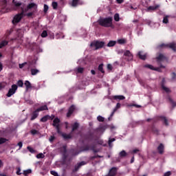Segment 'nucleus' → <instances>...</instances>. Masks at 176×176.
I'll return each mask as SVG.
<instances>
[{
  "mask_svg": "<svg viewBox=\"0 0 176 176\" xmlns=\"http://www.w3.org/2000/svg\"><path fill=\"white\" fill-rule=\"evenodd\" d=\"M17 90V85H12L11 88L9 89L8 93L7 94V97H12Z\"/></svg>",
  "mask_w": 176,
  "mask_h": 176,
  "instance_id": "5",
  "label": "nucleus"
},
{
  "mask_svg": "<svg viewBox=\"0 0 176 176\" xmlns=\"http://www.w3.org/2000/svg\"><path fill=\"white\" fill-rule=\"evenodd\" d=\"M23 85H24V82H23V80H18L17 86H19V87H23Z\"/></svg>",
  "mask_w": 176,
  "mask_h": 176,
  "instance_id": "32",
  "label": "nucleus"
},
{
  "mask_svg": "<svg viewBox=\"0 0 176 176\" xmlns=\"http://www.w3.org/2000/svg\"><path fill=\"white\" fill-rule=\"evenodd\" d=\"M48 10H49V6H47V4H44V7H43L44 13H47Z\"/></svg>",
  "mask_w": 176,
  "mask_h": 176,
  "instance_id": "31",
  "label": "nucleus"
},
{
  "mask_svg": "<svg viewBox=\"0 0 176 176\" xmlns=\"http://www.w3.org/2000/svg\"><path fill=\"white\" fill-rule=\"evenodd\" d=\"M83 165H85V163L84 162H80L78 166H83Z\"/></svg>",
  "mask_w": 176,
  "mask_h": 176,
  "instance_id": "60",
  "label": "nucleus"
},
{
  "mask_svg": "<svg viewBox=\"0 0 176 176\" xmlns=\"http://www.w3.org/2000/svg\"><path fill=\"white\" fill-rule=\"evenodd\" d=\"M138 55L140 58H141V60H145V58H146V54L142 53V52H140L138 53Z\"/></svg>",
  "mask_w": 176,
  "mask_h": 176,
  "instance_id": "19",
  "label": "nucleus"
},
{
  "mask_svg": "<svg viewBox=\"0 0 176 176\" xmlns=\"http://www.w3.org/2000/svg\"><path fill=\"white\" fill-rule=\"evenodd\" d=\"M37 159H43L45 157V154L39 153L36 155Z\"/></svg>",
  "mask_w": 176,
  "mask_h": 176,
  "instance_id": "35",
  "label": "nucleus"
},
{
  "mask_svg": "<svg viewBox=\"0 0 176 176\" xmlns=\"http://www.w3.org/2000/svg\"><path fill=\"white\" fill-rule=\"evenodd\" d=\"M39 72V70H38V69H31V74L33 76L36 75V74H38Z\"/></svg>",
  "mask_w": 176,
  "mask_h": 176,
  "instance_id": "26",
  "label": "nucleus"
},
{
  "mask_svg": "<svg viewBox=\"0 0 176 176\" xmlns=\"http://www.w3.org/2000/svg\"><path fill=\"white\" fill-rule=\"evenodd\" d=\"M74 111H75V106L72 105L69 109V111L67 113V117L69 118V116H71V115H72V113H74Z\"/></svg>",
  "mask_w": 176,
  "mask_h": 176,
  "instance_id": "8",
  "label": "nucleus"
},
{
  "mask_svg": "<svg viewBox=\"0 0 176 176\" xmlns=\"http://www.w3.org/2000/svg\"><path fill=\"white\" fill-rule=\"evenodd\" d=\"M160 68H166V67L163 66V65H161L160 66Z\"/></svg>",
  "mask_w": 176,
  "mask_h": 176,
  "instance_id": "63",
  "label": "nucleus"
},
{
  "mask_svg": "<svg viewBox=\"0 0 176 176\" xmlns=\"http://www.w3.org/2000/svg\"><path fill=\"white\" fill-rule=\"evenodd\" d=\"M134 107H137V108H141V106L140 105H134Z\"/></svg>",
  "mask_w": 176,
  "mask_h": 176,
  "instance_id": "62",
  "label": "nucleus"
},
{
  "mask_svg": "<svg viewBox=\"0 0 176 176\" xmlns=\"http://www.w3.org/2000/svg\"><path fill=\"white\" fill-rule=\"evenodd\" d=\"M3 68V67H2V63H0V72L2 71Z\"/></svg>",
  "mask_w": 176,
  "mask_h": 176,
  "instance_id": "58",
  "label": "nucleus"
},
{
  "mask_svg": "<svg viewBox=\"0 0 176 176\" xmlns=\"http://www.w3.org/2000/svg\"><path fill=\"white\" fill-rule=\"evenodd\" d=\"M48 119H49V116H45L41 119V122H47Z\"/></svg>",
  "mask_w": 176,
  "mask_h": 176,
  "instance_id": "33",
  "label": "nucleus"
},
{
  "mask_svg": "<svg viewBox=\"0 0 176 176\" xmlns=\"http://www.w3.org/2000/svg\"><path fill=\"white\" fill-rule=\"evenodd\" d=\"M103 65L101 64L98 66V70L100 71V72H102V74H104V69H103Z\"/></svg>",
  "mask_w": 176,
  "mask_h": 176,
  "instance_id": "37",
  "label": "nucleus"
},
{
  "mask_svg": "<svg viewBox=\"0 0 176 176\" xmlns=\"http://www.w3.org/2000/svg\"><path fill=\"white\" fill-rule=\"evenodd\" d=\"M119 155L120 157H126V156H127V153H126L125 151H122Z\"/></svg>",
  "mask_w": 176,
  "mask_h": 176,
  "instance_id": "25",
  "label": "nucleus"
},
{
  "mask_svg": "<svg viewBox=\"0 0 176 176\" xmlns=\"http://www.w3.org/2000/svg\"><path fill=\"white\" fill-rule=\"evenodd\" d=\"M52 126H54V127H56L57 133L58 134H61V131H60V119H58V118H55L53 121Z\"/></svg>",
  "mask_w": 176,
  "mask_h": 176,
  "instance_id": "4",
  "label": "nucleus"
},
{
  "mask_svg": "<svg viewBox=\"0 0 176 176\" xmlns=\"http://www.w3.org/2000/svg\"><path fill=\"white\" fill-rule=\"evenodd\" d=\"M91 73L92 74V75H96V71L94 70H91Z\"/></svg>",
  "mask_w": 176,
  "mask_h": 176,
  "instance_id": "57",
  "label": "nucleus"
},
{
  "mask_svg": "<svg viewBox=\"0 0 176 176\" xmlns=\"http://www.w3.org/2000/svg\"><path fill=\"white\" fill-rule=\"evenodd\" d=\"M116 171H117L116 168H112L109 170L108 175H109V176H115V175H116Z\"/></svg>",
  "mask_w": 176,
  "mask_h": 176,
  "instance_id": "11",
  "label": "nucleus"
},
{
  "mask_svg": "<svg viewBox=\"0 0 176 176\" xmlns=\"http://www.w3.org/2000/svg\"><path fill=\"white\" fill-rule=\"evenodd\" d=\"M47 106L44 105L43 107H41L40 108L37 109L36 110V112H41V111H47Z\"/></svg>",
  "mask_w": 176,
  "mask_h": 176,
  "instance_id": "18",
  "label": "nucleus"
},
{
  "mask_svg": "<svg viewBox=\"0 0 176 176\" xmlns=\"http://www.w3.org/2000/svg\"><path fill=\"white\" fill-rule=\"evenodd\" d=\"M52 6L53 9H54L56 10L58 8V3H57L56 1H53L52 3Z\"/></svg>",
  "mask_w": 176,
  "mask_h": 176,
  "instance_id": "23",
  "label": "nucleus"
},
{
  "mask_svg": "<svg viewBox=\"0 0 176 176\" xmlns=\"http://www.w3.org/2000/svg\"><path fill=\"white\" fill-rule=\"evenodd\" d=\"M1 167H3V162H2V160H0V168Z\"/></svg>",
  "mask_w": 176,
  "mask_h": 176,
  "instance_id": "55",
  "label": "nucleus"
},
{
  "mask_svg": "<svg viewBox=\"0 0 176 176\" xmlns=\"http://www.w3.org/2000/svg\"><path fill=\"white\" fill-rule=\"evenodd\" d=\"M21 19H23V14L15 15L12 21L13 24H17V23H20Z\"/></svg>",
  "mask_w": 176,
  "mask_h": 176,
  "instance_id": "6",
  "label": "nucleus"
},
{
  "mask_svg": "<svg viewBox=\"0 0 176 176\" xmlns=\"http://www.w3.org/2000/svg\"><path fill=\"white\" fill-rule=\"evenodd\" d=\"M162 120L164 123H165L166 126H168V123L167 122V119H166V118H162Z\"/></svg>",
  "mask_w": 176,
  "mask_h": 176,
  "instance_id": "43",
  "label": "nucleus"
},
{
  "mask_svg": "<svg viewBox=\"0 0 176 176\" xmlns=\"http://www.w3.org/2000/svg\"><path fill=\"white\" fill-rule=\"evenodd\" d=\"M78 126H79V124L76 122V123L73 125L72 131H74V130H76V129H78Z\"/></svg>",
  "mask_w": 176,
  "mask_h": 176,
  "instance_id": "39",
  "label": "nucleus"
},
{
  "mask_svg": "<svg viewBox=\"0 0 176 176\" xmlns=\"http://www.w3.org/2000/svg\"><path fill=\"white\" fill-rule=\"evenodd\" d=\"M115 112H116V109H114L113 111L111 113V118L113 116V115L115 114Z\"/></svg>",
  "mask_w": 176,
  "mask_h": 176,
  "instance_id": "54",
  "label": "nucleus"
},
{
  "mask_svg": "<svg viewBox=\"0 0 176 176\" xmlns=\"http://www.w3.org/2000/svg\"><path fill=\"white\" fill-rule=\"evenodd\" d=\"M53 140H54V137L52 136V137L50 138V142H52V141H53Z\"/></svg>",
  "mask_w": 176,
  "mask_h": 176,
  "instance_id": "59",
  "label": "nucleus"
},
{
  "mask_svg": "<svg viewBox=\"0 0 176 176\" xmlns=\"http://www.w3.org/2000/svg\"><path fill=\"white\" fill-rule=\"evenodd\" d=\"M25 86L26 87V90L28 91L29 89H31V87H32L31 86V82H30V81L28 80H25Z\"/></svg>",
  "mask_w": 176,
  "mask_h": 176,
  "instance_id": "16",
  "label": "nucleus"
},
{
  "mask_svg": "<svg viewBox=\"0 0 176 176\" xmlns=\"http://www.w3.org/2000/svg\"><path fill=\"white\" fill-rule=\"evenodd\" d=\"M113 19L116 22L120 21V15L119 14V13H116V14H114Z\"/></svg>",
  "mask_w": 176,
  "mask_h": 176,
  "instance_id": "17",
  "label": "nucleus"
},
{
  "mask_svg": "<svg viewBox=\"0 0 176 176\" xmlns=\"http://www.w3.org/2000/svg\"><path fill=\"white\" fill-rule=\"evenodd\" d=\"M124 56L129 57L130 60H133V54H131V52H130L129 50L124 52Z\"/></svg>",
  "mask_w": 176,
  "mask_h": 176,
  "instance_id": "12",
  "label": "nucleus"
},
{
  "mask_svg": "<svg viewBox=\"0 0 176 176\" xmlns=\"http://www.w3.org/2000/svg\"><path fill=\"white\" fill-rule=\"evenodd\" d=\"M117 3H123L124 2V0H116Z\"/></svg>",
  "mask_w": 176,
  "mask_h": 176,
  "instance_id": "53",
  "label": "nucleus"
},
{
  "mask_svg": "<svg viewBox=\"0 0 176 176\" xmlns=\"http://www.w3.org/2000/svg\"><path fill=\"white\" fill-rule=\"evenodd\" d=\"M78 3H79V0H73L71 5L75 8V6H78Z\"/></svg>",
  "mask_w": 176,
  "mask_h": 176,
  "instance_id": "24",
  "label": "nucleus"
},
{
  "mask_svg": "<svg viewBox=\"0 0 176 176\" xmlns=\"http://www.w3.org/2000/svg\"><path fill=\"white\" fill-rule=\"evenodd\" d=\"M9 43L8 41L4 40L0 43V49H2V47H5V46H7V45Z\"/></svg>",
  "mask_w": 176,
  "mask_h": 176,
  "instance_id": "14",
  "label": "nucleus"
},
{
  "mask_svg": "<svg viewBox=\"0 0 176 176\" xmlns=\"http://www.w3.org/2000/svg\"><path fill=\"white\" fill-rule=\"evenodd\" d=\"M119 108H120V103H117L116 108L114 109L117 111V109H119Z\"/></svg>",
  "mask_w": 176,
  "mask_h": 176,
  "instance_id": "47",
  "label": "nucleus"
},
{
  "mask_svg": "<svg viewBox=\"0 0 176 176\" xmlns=\"http://www.w3.org/2000/svg\"><path fill=\"white\" fill-rule=\"evenodd\" d=\"M163 23L164 24H167V23H168V16L164 17Z\"/></svg>",
  "mask_w": 176,
  "mask_h": 176,
  "instance_id": "38",
  "label": "nucleus"
},
{
  "mask_svg": "<svg viewBox=\"0 0 176 176\" xmlns=\"http://www.w3.org/2000/svg\"><path fill=\"white\" fill-rule=\"evenodd\" d=\"M105 43L103 41H93L91 43L90 46L92 50H97L98 49H101V47H104Z\"/></svg>",
  "mask_w": 176,
  "mask_h": 176,
  "instance_id": "2",
  "label": "nucleus"
},
{
  "mask_svg": "<svg viewBox=\"0 0 176 176\" xmlns=\"http://www.w3.org/2000/svg\"><path fill=\"white\" fill-rule=\"evenodd\" d=\"M117 43H118V45H124V44L127 43V39H126V38H118L117 40Z\"/></svg>",
  "mask_w": 176,
  "mask_h": 176,
  "instance_id": "9",
  "label": "nucleus"
},
{
  "mask_svg": "<svg viewBox=\"0 0 176 176\" xmlns=\"http://www.w3.org/2000/svg\"><path fill=\"white\" fill-rule=\"evenodd\" d=\"M115 45H116V41H110L107 44V47H113V46H115Z\"/></svg>",
  "mask_w": 176,
  "mask_h": 176,
  "instance_id": "20",
  "label": "nucleus"
},
{
  "mask_svg": "<svg viewBox=\"0 0 176 176\" xmlns=\"http://www.w3.org/2000/svg\"><path fill=\"white\" fill-rule=\"evenodd\" d=\"M162 87L163 90H164V91H166V93H170V89L166 87L164 84H162Z\"/></svg>",
  "mask_w": 176,
  "mask_h": 176,
  "instance_id": "29",
  "label": "nucleus"
},
{
  "mask_svg": "<svg viewBox=\"0 0 176 176\" xmlns=\"http://www.w3.org/2000/svg\"><path fill=\"white\" fill-rule=\"evenodd\" d=\"M28 151L31 153H34L35 152V151L34 150V148H32L30 146H28Z\"/></svg>",
  "mask_w": 176,
  "mask_h": 176,
  "instance_id": "41",
  "label": "nucleus"
},
{
  "mask_svg": "<svg viewBox=\"0 0 176 176\" xmlns=\"http://www.w3.org/2000/svg\"><path fill=\"white\" fill-rule=\"evenodd\" d=\"M83 71H85V69L83 67L77 68V74H83Z\"/></svg>",
  "mask_w": 176,
  "mask_h": 176,
  "instance_id": "30",
  "label": "nucleus"
},
{
  "mask_svg": "<svg viewBox=\"0 0 176 176\" xmlns=\"http://www.w3.org/2000/svg\"><path fill=\"white\" fill-rule=\"evenodd\" d=\"M130 8H131V9L135 10V8H134L132 6H131Z\"/></svg>",
  "mask_w": 176,
  "mask_h": 176,
  "instance_id": "64",
  "label": "nucleus"
},
{
  "mask_svg": "<svg viewBox=\"0 0 176 176\" xmlns=\"http://www.w3.org/2000/svg\"><path fill=\"white\" fill-rule=\"evenodd\" d=\"M25 64H27V63L19 64V68H23L24 67V65H25Z\"/></svg>",
  "mask_w": 176,
  "mask_h": 176,
  "instance_id": "52",
  "label": "nucleus"
},
{
  "mask_svg": "<svg viewBox=\"0 0 176 176\" xmlns=\"http://www.w3.org/2000/svg\"><path fill=\"white\" fill-rule=\"evenodd\" d=\"M28 10H31L33 12H36L38 10V4L35 3H30L28 5L25 12H28Z\"/></svg>",
  "mask_w": 176,
  "mask_h": 176,
  "instance_id": "3",
  "label": "nucleus"
},
{
  "mask_svg": "<svg viewBox=\"0 0 176 176\" xmlns=\"http://www.w3.org/2000/svg\"><path fill=\"white\" fill-rule=\"evenodd\" d=\"M107 69H109L110 71H112V65L109 64V65H107Z\"/></svg>",
  "mask_w": 176,
  "mask_h": 176,
  "instance_id": "50",
  "label": "nucleus"
},
{
  "mask_svg": "<svg viewBox=\"0 0 176 176\" xmlns=\"http://www.w3.org/2000/svg\"><path fill=\"white\" fill-rule=\"evenodd\" d=\"M163 46H164V47H170V49L174 50V52H176V44L174 43L167 44V45L162 44L161 47H163Z\"/></svg>",
  "mask_w": 176,
  "mask_h": 176,
  "instance_id": "7",
  "label": "nucleus"
},
{
  "mask_svg": "<svg viewBox=\"0 0 176 176\" xmlns=\"http://www.w3.org/2000/svg\"><path fill=\"white\" fill-rule=\"evenodd\" d=\"M36 133H38L37 130L33 129L31 131V133L33 134V135H34V134H36Z\"/></svg>",
  "mask_w": 176,
  "mask_h": 176,
  "instance_id": "46",
  "label": "nucleus"
},
{
  "mask_svg": "<svg viewBox=\"0 0 176 176\" xmlns=\"http://www.w3.org/2000/svg\"><path fill=\"white\" fill-rule=\"evenodd\" d=\"M97 119H98V122H104V120H105V118H104V117H102L101 116H98L97 117Z\"/></svg>",
  "mask_w": 176,
  "mask_h": 176,
  "instance_id": "34",
  "label": "nucleus"
},
{
  "mask_svg": "<svg viewBox=\"0 0 176 176\" xmlns=\"http://www.w3.org/2000/svg\"><path fill=\"white\" fill-rule=\"evenodd\" d=\"M41 36H42V38H46V36H47V32L46 30H44L41 33Z\"/></svg>",
  "mask_w": 176,
  "mask_h": 176,
  "instance_id": "36",
  "label": "nucleus"
},
{
  "mask_svg": "<svg viewBox=\"0 0 176 176\" xmlns=\"http://www.w3.org/2000/svg\"><path fill=\"white\" fill-rule=\"evenodd\" d=\"M170 175H171V172L170 171L165 173L164 175V176H170Z\"/></svg>",
  "mask_w": 176,
  "mask_h": 176,
  "instance_id": "48",
  "label": "nucleus"
},
{
  "mask_svg": "<svg viewBox=\"0 0 176 176\" xmlns=\"http://www.w3.org/2000/svg\"><path fill=\"white\" fill-rule=\"evenodd\" d=\"M6 141H8V140H6L3 138H0V144H5V142H6Z\"/></svg>",
  "mask_w": 176,
  "mask_h": 176,
  "instance_id": "40",
  "label": "nucleus"
},
{
  "mask_svg": "<svg viewBox=\"0 0 176 176\" xmlns=\"http://www.w3.org/2000/svg\"><path fill=\"white\" fill-rule=\"evenodd\" d=\"M13 3L16 8H19L21 5V3H20V1H17V0H13Z\"/></svg>",
  "mask_w": 176,
  "mask_h": 176,
  "instance_id": "27",
  "label": "nucleus"
},
{
  "mask_svg": "<svg viewBox=\"0 0 176 176\" xmlns=\"http://www.w3.org/2000/svg\"><path fill=\"white\" fill-rule=\"evenodd\" d=\"M137 152H140V150H138V149H134V150L133 151V153H137Z\"/></svg>",
  "mask_w": 176,
  "mask_h": 176,
  "instance_id": "56",
  "label": "nucleus"
},
{
  "mask_svg": "<svg viewBox=\"0 0 176 176\" xmlns=\"http://www.w3.org/2000/svg\"><path fill=\"white\" fill-rule=\"evenodd\" d=\"M157 151L161 155L163 154V153L164 152V146L163 145V144H160L159 145V146L157 147Z\"/></svg>",
  "mask_w": 176,
  "mask_h": 176,
  "instance_id": "10",
  "label": "nucleus"
},
{
  "mask_svg": "<svg viewBox=\"0 0 176 176\" xmlns=\"http://www.w3.org/2000/svg\"><path fill=\"white\" fill-rule=\"evenodd\" d=\"M38 118V111H35L33 113V116L31 118V120H34V119H36Z\"/></svg>",
  "mask_w": 176,
  "mask_h": 176,
  "instance_id": "28",
  "label": "nucleus"
},
{
  "mask_svg": "<svg viewBox=\"0 0 176 176\" xmlns=\"http://www.w3.org/2000/svg\"><path fill=\"white\" fill-rule=\"evenodd\" d=\"M145 67H146V68H149L150 69H153L154 71L160 72V69H159V67L155 68V67H153V66L152 65H145Z\"/></svg>",
  "mask_w": 176,
  "mask_h": 176,
  "instance_id": "13",
  "label": "nucleus"
},
{
  "mask_svg": "<svg viewBox=\"0 0 176 176\" xmlns=\"http://www.w3.org/2000/svg\"><path fill=\"white\" fill-rule=\"evenodd\" d=\"M21 168H17V170H16V174H17V175H21Z\"/></svg>",
  "mask_w": 176,
  "mask_h": 176,
  "instance_id": "42",
  "label": "nucleus"
},
{
  "mask_svg": "<svg viewBox=\"0 0 176 176\" xmlns=\"http://www.w3.org/2000/svg\"><path fill=\"white\" fill-rule=\"evenodd\" d=\"M131 163H134V157L131 159Z\"/></svg>",
  "mask_w": 176,
  "mask_h": 176,
  "instance_id": "61",
  "label": "nucleus"
},
{
  "mask_svg": "<svg viewBox=\"0 0 176 176\" xmlns=\"http://www.w3.org/2000/svg\"><path fill=\"white\" fill-rule=\"evenodd\" d=\"M63 138H71L70 135H67L66 134L62 133Z\"/></svg>",
  "mask_w": 176,
  "mask_h": 176,
  "instance_id": "45",
  "label": "nucleus"
},
{
  "mask_svg": "<svg viewBox=\"0 0 176 176\" xmlns=\"http://www.w3.org/2000/svg\"><path fill=\"white\" fill-rule=\"evenodd\" d=\"M18 146H19L20 149H21V148H23V142H19L18 143Z\"/></svg>",
  "mask_w": 176,
  "mask_h": 176,
  "instance_id": "51",
  "label": "nucleus"
},
{
  "mask_svg": "<svg viewBox=\"0 0 176 176\" xmlns=\"http://www.w3.org/2000/svg\"><path fill=\"white\" fill-rule=\"evenodd\" d=\"M113 21V19L111 16H109L107 18H100L98 20V23L100 25H102V27H106L107 28H113V23H112Z\"/></svg>",
  "mask_w": 176,
  "mask_h": 176,
  "instance_id": "1",
  "label": "nucleus"
},
{
  "mask_svg": "<svg viewBox=\"0 0 176 176\" xmlns=\"http://www.w3.org/2000/svg\"><path fill=\"white\" fill-rule=\"evenodd\" d=\"M114 141H115V138L110 139L109 140V145H111V144H112V142H113Z\"/></svg>",
  "mask_w": 176,
  "mask_h": 176,
  "instance_id": "49",
  "label": "nucleus"
},
{
  "mask_svg": "<svg viewBox=\"0 0 176 176\" xmlns=\"http://www.w3.org/2000/svg\"><path fill=\"white\" fill-rule=\"evenodd\" d=\"M113 98L114 100H124L126 98V97L122 96V95H120V96H113Z\"/></svg>",
  "mask_w": 176,
  "mask_h": 176,
  "instance_id": "21",
  "label": "nucleus"
},
{
  "mask_svg": "<svg viewBox=\"0 0 176 176\" xmlns=\"http://www.w3.org/2000/svg\"><path fill=\"white\" fill-rule=\"evenodd\" d=\"M164 58H166L164 57V56L163 54H160L159 55V56L157 58V60L158 63H160V61H163V60H164Z\"/></svg>",
  "mask_w": 176,
  "mask_h": 176,
  "instance_id": "22",
  "label": "nucleus"
},
{
  "mask_svg": "<svg viewBox=\"0 0 176 176\" xmlns=\"http://www.w3.org/2000/svg\"><path fill=\"white\" fill-rule=\"evenodd\" d=\"M157 8H159V6H149L147 8V12H152L153 10H156V9H157Z\"/></svg>",
  "mask_w": 176,
  "mask_h": 176,
  "instance_id": "15",
  "label": "nucleus"
},
{
  "mask_svg": "<svg viewBox=\"0 0 176 176\" xmlns=\"http://www.w3.org/2000/svg\"><path fill=\"white\" fill-rule=\"evenodd\" d=\"M34 11H32L31 12H28L26 16H28V17H31V16H32V14H34Z\"/></svg>",
  "mask_w": 176,
  "mask_h": 176,
  "instance_id": "44",
  "label": "nucleus"
}]
</instances>
